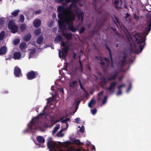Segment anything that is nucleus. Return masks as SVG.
Segmentation results:
<instances>
[{
  "mask_svg": "<svg viewBox=\"0 0 151 151\" xmlns=\"http://www.w3.org/2000/svg\"><path fill=\"white\" fill-rule=\"evenodd\" d=\"M146 24L147 27L145 28L142 32V34L145 35L144 37H142L137 33H135L133 35L136 39V42L139 44V48L140 49L139 51L138 49H136L134 51L135 53L138 54L141 52L145 45V42L146 40V36L151 29V15L150 19L147 21Z\"/></svg>",
  "mask_w": 151,
  "mask_h": 151,
  "instance_id": "obj_1",
  "label": "nucleus"
},
{
  "mask_svg": "<svg viewBox=\"0 0 151 151\" xmlns=\"http://www.w3.org/2000/svg\"><path fill=\"white\" fill-rule=\"evenodd\" d=\"M57 10L59 13L58 14V18L59 20L58 21L59 24V28L60 29L64 30L66 28V25L64 24V17L66 16L65 12H69L70 13V8H66L63 6H58V7Z\"/></svg>",
  "mask_w": 151,
  "mask_h": 151,
  "instance_id": "obj_2",
  "label": "nucleus"
},
{
  "mask_svg": "<svg viewBox=\"0 0 151 151\" xmlns=\"http://www.w3.org/2000/svg\"><path fill=\"white\" fill-rule=\"evenodd\" d=\"M46 106L44 107L42 112L40 113L38 115L33 118L30 122L28 124V127L30 130H36L38 127H40L41 122L39 120V116H43L45 114V110L46 109Z\"/></svg>",
  "mask_w": 151,
  "mask_h": 151,
  "instance_id": "obj_3",
  "label": "nucleus"
},
{
  "mask_svg": "<svg viewBox=\"0 0 151 151\" xmlns=\"http://www.w3.org/2000/svg\"><path fill=\"white\" fill-rule=\"evenodd\" d=\"M75 20V15L72 11H70V14L65 16L64 21L68 25V30L73 32H75L77 28H75L73 25V22Z\"/></svg>",
  "mask_w": 151,
  "mask_h": 151,
  "instance_id": "obj_4",
  "label": "nucleus"
},
{
  "mask_svg": "<svg viewBox=\"0 0 151 151\" xmlns=\"http://www.w3.org/2000/svg\"><path fill=\"white\" fill-rule=\"evenodd\" d=\"M47 146L48 148L51 151L55 150L58 146L56 142L52 140V139L51 137L49 138L47 140Z\"/></svg>",
  "mask_w": 151,
  "mask_h": 151,
  "instance_id": "obj_5",
  "label": "nucleus"
},
{
  "mask_svg": "<svg viewBox=\"0 0 151 151\" xmlns=\"http://www.w3.org/2000/svg\"><path fill=\"white\" fill-rule=\"evenodd\" d=\"M61 45L63 47L62 49L63 51L62 52V55L63 56L65 57L66 54L68 52L69 50V44L68 42L62 41L60 43Z\"/></svg>",
  "mask_w": 151,
  "mask_h": 151,
  "instance_id": "obj_6",
  "label": "nucleus"
},
{
  "mask_svg": "<svg viewBox=\"0 0 151 151\" xmlns=\"http://www.w3.org/2000/svg\"><path fill=\"white\" fill-rule=\"evenodd\" d=\"M38 75L39 74L37 71L31 70L27 73L26 76L28 79L32 80L36 78Z\"/></svg>",
  "mask_w": 151,
  "mask_h": 151,
  "instance_id": "obj_7",
  "label": "nucleus"
},
{
  "mask_svg": "<svg viewBox=\"0 0 151 151\" xmlns=\"http://www.w3.org/2000/svg\"><path fill=\"white\" fill-rule=\"evenodd\" d=\"M9 29H11L12 33H15L17 32L18 30V26L14 24L12 21H10L8 25Z\"/></svg>",
  "mask_w": 151,
  "mask_h": 151,
  "instance_id": "obj_8",
  "label": "nucleus"
},
{
  "mask_svg": "<svg viewBox=\"0 0 151 151\" xmlns=\"http://www.w3.org/2000/svg\"><path fill=\"white\" fill-rule=\"evenodd\" d=\"M117 84L116 82H113L110 83V86L108 88H105L109 92H111L112 90H113V92L114 91V88Z\"/></svg>",
  "mask_w": 151,
  "mask_h": 151,
  "instance_id": "obj_9",
  "label": "nucleus"
},
{
  "mask_svg": "<svg viewBox=\"0 0 151 151\" xmlns=\"http://www.w3.org/2000/svg\"><path fill=\"white\" fill-rule=\"evenodd\" d=\"M21 69L17 66L15 68L14 73L16 77H19L20 74L22 75Z\"/></svg>",
  "mask_w": 151,
  "mask_h": 151,
  "instance_id": "obj_10",
  "label": "nucleus"
},
{
  "mask_svg": "<svg viewBox=\"0 0 151 151\" xmlns=\"http://www.w3.org/2000/svg\"><path fill=\"white\" fill-rule=\"evenodd\" d=\"M33 24L35 27L37 28L41 25V21L40 19H36L34 21Z\"/></svg>",
  "mask_w": 151,
  "mask_h": 151,
  "instance_id": "obj_11",
  "label": "nucleus"
},
{
  "mask_svg": "<svg viewBox=\"0 0 151 151\" xmlns=\"http://www.w3.org/2000/svg\"><path fill=\"white\" fill-rule=\"evenodd\" d=\"M127 55H125L124 56L122 57V59L121 60L119 63V64H120V66L122 67H123L124 64L126 63V58Z\"/></svg>",
  "mask_w": 151,
  "mask_h": 151,
  "instance_id": "obj_12",
  "label": "nucleus"
},
{
  "mask_svg": "<svg viewBox=\"0 0 151 151\" xmlns=\"http://www.w3.org/2000/svg\"><path fill=\"white\" fill-rule=\"evenodd\" d=\"M62 35L68 40H71L72 38V34L70 32L63 33Z\"/></svg>",
  "mask_w": 151,
  "mask_h": 151,
  "instance_id": "obj_13",
  "label": "nucleus"
},
{
  "mask_svg": "<svg viewBox=\"0 0 151 151\" xmlns=\"http://www.w3.org/2000/svg\"><path fill=\"white\" fill-rule=\"evenodd\" d=\"M76 14L77 15L78 19L80 20L81 19V21H82L84 19V14L83 12L82 11L80 12L76 11Z\"/></svg>",
  "mask_w": 151,
  "mask_h": 151,
  "instance_id": "obj_14",
  "label": "nucleus"
},
{
  "mask_svg": "<svg viewBox=\"0 0 151 151\" xmlns=\"http://www.w3.org/2000/svg\"><path fill=\"white\" fill-rule=\"evenodd\" d=\"M7 49L6 47L4 46L0 48V55H4L6 53Z\"/></svg>",
  "mask_w": 151,
  "mask_h": 151,
  "instance_id": "obj_15",
  "label": "nucleus"
},
{
  "mask_svg": "<svg viewBox=\"0 0 151 151\" xmlns=\"http://www.w3.org/2000/svg\"><path fill=\"white\" fill-rule=\"evenodd\" d=\"M22 55L20 52H16L14 53L13 58L15 60H19L21 57Z\"/></svg>",
  "mask_w": 151,
  "mask_h": 151,
  "instance_id": "obj_16",
  "label": "nucleus"
},
{
  "mask_svg": "<svg viewBox=\"0 0 151 151\" xmlns=\"http://www.w3.org/2000/svg\"><path fill=\"white\" fill-rule=\"evenodd\" d=\"M36 139L38 142L40 143H44L45 140L43 137L41 136H38L37 137Z\"/></svg>",
  "mask_w": 151,
  "mask_h": 151,
  "instance_id": "obj_17",
  "label": "nucleus"
},
{
  "mask_svg": "<svg viewBox=\"0 0 151 151\" xmlns=\"http://www.w3.org/2000/svg\"><path fill=\"white\" fill-rule=\"evenodd\" d=\"M32 37V36L30 34H28L25 36L24 37V41L27 42L29 41Z\"/></svg>",
  "mask_w": 151,
  "mask_h": 151,
  "instance_id": "obj_18",
  "label": "nucleus"
},
{
  "mask_svg": "<svg viewBox=\"0 0 151 151\" xmlns=\"http://www.w3.org/2000/svg\"><path fill=\"white\" fill-rule=\"evenodd\" d=\"M43 39V37L42 35L40 36L37 38V43L39 45L42 42Z\"/></svg>",
  "mask_w": 151,
  "mask_h": 151,
  "instance_id": "obj_19",
  "label": "nucleus"
},
{
  "mask_svg": "<svg viewBox=\"0 0 151 151\" xmlns=\"http://www.w3.org/2000/svg\"><path fill=\"white\" fill-rule=\"evenodd\" d=\"M125 84H121L119 85L118 87V91L116 93L117 96H119L122 93V91L121 90V88L122 87H124L125 86Z\"/></svg>",
  "mask_w": 151,
  "mask_h": 151,
  "instance_id": "obj_20",
  "label": "nucleus"
},
{
  "mask_svg": "<svg viewBox=\"0 0 151 151\" xmlns=\"http://www.w3.org/2000/svg\"><path fill=\"white\" fill-rule=\"evenodd\" d=\"M118 75V73H114L108 78V80L110 81L111 80H115Z\"/></svg>",
  "mask_w": 151,
  "mask_h": 151,
  "instance_id": "obj_21",
  "label": "nucleus"
},
{
  "mask_svg": "<svg viewBox=\"0 0 151 151\" xmlns=\"http://www.w3.org/2000/svg\"><path fill=\"white\" fill-rule=\"evenodd\" d=\"M95 103V100L92 99L88 104V106L89 107L91 108Z\"/></svg>",
  "mask_w": 151,
  "mask_h": 151,
  "instance_id": "obj_22",
  "label": "nucleus"
},
{
  "mask_svg": "<svg viewBox=\"0 0 151 151\" xmlns=\"http://www.w3.org/2000/svg\"><path fill=\"white\" fill-rule=\"evenodd\" d=\"M26 46V44L25 42H21L19 45L20 48L22 50L25 48Z\"/></svg>",
  "mask_w": 151,
  "mask_h": 151,
  "instance_id": "obj_23",
  "label": "nucleus"
},
{
  "mask_svg": "<svg viewBox=\"0 0 151 151\" xmlns=\"http://www.w3.org/2000/svg\"><path fill=\"white\" fill-rule=\"evenodd\" d=\"M55 40L57 42H59L60 41H62V37L60 35H57L55 37Z\"/></svg>",
  "mask_w": 151,
  "mask_h": 151,
  "instance_id": "obj_24",
  "label": "nucleus"
},
{
  "mask_svg": "<svg viewBox=\"0 0 151 151\" xmlns=\"http://www.w3.org/2000/svg\"><path fill=\"white\" fill-rule=\"evenodd\" d=\"M60 127V125L59 124H58L57 125H56L54 128L53 131H52V134H55L57 131L59 129Z\"/></svg>",
  "mask_w": 151,
  "mask_h": 151,
  "instance_id": "obj_25",
  "label": "nucleus"
},
{
  "mask_svg": "<svg viewBox=\"0 0 151 151\" xmlns=\"http://www.w3.org/2000/svg\"><path fill=\"white\" fill-rule=\"evenodd\" d=\"M102 59L106 63V66L109 68L110 67V61L106 57L103 58H102Z\"/></svg>",
  "mask_w": 151,
  "mask_h": 151,
  "instance_id": "obj_26",
  "label": "nucleus"
},
{
  "mask_svg": "<svg viewBox=\"0 0 151 151\" xmlns=\"http://www.w3.org/2000/svg\"><path fill=\"white\" fill-rule=\"evenodd\" d=\"M20 29L21 32H24L26 29V25L25 24H22L20 26Z\"/></svg>",
  "mask_w": 151,
  "mask_h": 151,
  "instance_id": "obj_27",
  "label": "nucleus"
},
{
  "mask_svg": "<svg viewBox=\"0 0 151 151\" xmlns=\"http://www.w3.org/2000/svg\"><path fill=\"white\" fill-rule=\"evenodd\" d=\"M107 82L106 80V79H105V78L104 77H103L101 82V83L102 87L103 88V86L106 85Z\"/></svg>",
  "mask_w": 151,
  "mask_h": 151,
  "instance_id": "obj_28",
  "label": "nucleus"
},
{
  "mask_svg": "<svg viewBox=\"0 0 151 151\" xmlns=\"http://www.w3.org/2000/svg\"><path fill=\"white\" fill-rule=\"evenodd\" d=\"M63 129H60V131L57 133L56 134V136L59 137H62L63 136V134H62L63 131Z\"/></svg>",
  "mask_w": 151,
  "mask_h": 151,
  "instance_id": "obj_29",
  "label": "nucleus"
},
{
  "mask_svg": "<svg viewBox=\"0 0 151 151\" xmlns=\"http://www.w3.org/2000/svg\"><path fill=\"white\" fill-rule=\"evenodd\" d=\"M73 142L74 143L77 145H82L83 144V143L81 142L80 140L78 139L74 140Z\"/></svg>",
  "mask_w": 151,
  "mask_h": 151,
  "instance_id": "obj_30",
  "label": "nucleus"
},
{
  "mask_svg": "<svg viewBox=\"0 0 151 151\" xmlns=\"http://www.w3.org/2000/svg\"><path fill=\"white\" fill-rule=\"evenodd\" d=\"M5 35V32L4 31H2L0 33V40H2Z\"/></svg>",
  "mask_w": 151,
  "mask_h": 151,
  "instance_id": "obj_31",
  "label": "nucleus"
},
{
  "mask_svg": "<svg viewBox=\"0 0 151 151\" xmlns=\"http://www.w3.org/2000/svg\"><path fill=\"white\" fill-rule=\"evenodd\" d=\"M19 12V10H16L11 13L12 14L14 17H17Z\"/></svg>",
  "mask_w": 151,
  "mask_h": 151,
  "instance_id": "obj_32",
  "label": "nucleus"
},
{
  "mask_svg": "<svg viewBox=\"0 0 151 151\" xmlns=\"http://www.w3.org/2000/svg\"><path fill=\"white\" fill-rule=\"evenodd\" d=\"M20 42V40L19 39H16L14 41V45H17Z\"/></svg>",
  "mask_w": 151,
  "mask_h": 151,
  "instance_id": "obj_33",
  "label": "nucleus"
},
{
  "mask_svg": "<svg viewBox=\"0 0 151 151\" xmlns=\"http://www.w3.org/2000/svg\"><path fill=\"white\" fill-rule=\"evenodd\" d=\"M41 33V30L40 29H38L35 30L34 32L35 35V36Z\"/></svg>",
  "mask_w": 151,
  "mask_h": 151,
  "instance_id": "obj_34",
  "label": "nucleus"
},
{
  "mask_svg": "<svg viewBox=\"0 0 151 151\" xmlns=\"http://www.w3.org/2000/svg\"><path fill=\"white\" fill-rule=\"evenodd\" d=\"M24 20V16L22 14H20V18L19 21L20 22H23Z\"/></svg>",
  "mask_w": 151,
  "mask_h": 151,
  "instance_id": "obj_35",
  "label": "nucleus"
},
{
  "mask_svg": "<svg viewBox=\"0 0 151 151\" xmlns=\"http://www.w3.org/2000/svg\"><path fill=\"white\" fill-rule=\"evenodd\" d=\"M61 151H80L79 149L76 150L72 148H68L66 150H61Z\"/></svg>",
  "mask_w": 151,
  "mask_h": 151,
  "instance_id": "obj_36",
  "label": "nucleus"
},
{
  "mask_svg": "<svg viewBox=\"0 0 151 151\" xmlns=\"http://www.w3.org/2000/svg\"><path fill=\"white\" fill-rule=\"evenodd\" d=\"M77 83V81L76 80L73 81H72V83L70 84V87L72 88L74 87L75 85Z\"/></svg>",
  "mask_w": 151,
  "mask_h": 151,
  "instance_id": "obj_37",
  "label": "nucleus"
},
{
  "mask_svg": "<svg viewBox=\"0 0 151 151\" xmlns=\"http://www.w3.org/2000/svg\"><path fill=\"white\" fill-rule=\"evenodd\" d=\"M105 46H106V48L109 51V56H110V57H111L112 56V55H111V50L108 47V46L107 45H105Z\"/></svg>",
  "mask_w": 151,
  "mask_h": 151,
  "instance_id": "obj_38",
  "label": "nucleus"
},
{
  "mask_svg": "<svg viewBox=\"0 0 151 151\" xmlns=\"http://www.w3.org/2000/svg\"><path fill=\"white\" fill-rule=\"evenodd\" d=\"M103 71L104 72H106L108 70L109 68L106 66H103L102 67Z\"/></svg>",
  "mask_w": 151,
  "mask_h": 151,
  "instance_id": "obj_39",
  "label": "nucleus"
},
{
  "mask_svg": "<svg viewBox=\"0 0 151 151\" xmlns=\"http://www.w3.org/2000/svg\"><path fill=\"white\" fill-rule=\"evenodd\" d=\"M107 96H105L104 97L102 102V104H104L106 103L107 101Z\"/></svg>",
  "mask_w": 151,
  "mask_h": 151,
  "instance_id": "obj_40",
  "label": "nucleus"
},
{
  "mask_svg": "<svg viewBox=\"0 0 151 151\" xmlns=\"http://www.w3.org/2000/svg\"><path fill=\"white\" fill-rule=\"evenodd\" d=\"M85 30V28L84 27H83L81 28L79 30V33L80 34H81L83 33L84 31Z\"/></svg>",
  "mask_w": 151,
  "mask_h": 151,
  "instance_id": "obj_41",
  "label": "nucleus"
},
{
  "mask_svg": "<svg viewBox=\"0 0 151 151\" xmlns=\"http://www.w3.org/2000/svg\"><path fill=\"white\" fill-rule=\"evenodd\" d=\"M35 49L32 50L29 52L30 56L32 55L35 53Z\"/></svg>",
  "mask_w": 151,
  "mask_h": 151,
  "instance_id": "obj_42",
  "label": "nucleus"
},
{
  "mask_svg": "<svg viewBox=\"0 0 151 151\" xmlns=\"http://www.w3.org/2000/svg\"><path fill=\"white\" fill-rule=\"evenodd\" d=\"M68 63H65V65H64V67H63V69H62L66 71L68 70Z\"/></svg>",
  "mask_w": 151,
  "mask_h": 151,
  "instance_id": "obj_43",
  "label": "nucleus"
},
{
  "mask_svg": "<svg viewBox=\"0 0 151 151\" xmlns=\"http://www.w3.org/2000/svg\"><path fill=\"white\" fill-rule=\"evenodd\" d=\"M92 114L95 115L97 112V110L96 109H92L91 111Z\"/></svg>",
  "mask_w": 151,
  "mask_h": 151,
  "instance_id": "obj_44",
  "label": "nucleus"
},
{
  "mask_svg": "<svg viewBox=\"0 0 151 151\" xmlns=\"http://www.w3.org/2000/svg\"><path fill=\"white\" fill-rule=\"evenodd\" d=\"M84 130L85 129L84 128V127L83 125L82 127L80 129L79 131L83 133H84Z\"/></svg>",
  "mask_w": 151,
  "mask_h": 151,
  "instance_id": "obj_45",
  "label": "nucleus"
},
{
  "mask_svg": "<svg viewBox=\"0 0 151 151\" xmlns=\"http://www.w3.org/2000/svg\"><path fill=\"white\" fill-rule=\"evenodd\" d=\"M110 58L111 61V66L112 68H113L114 67V65L113 64V61L112 59V56L110 57Z\"/></svg>",
  "mask_w": 151,
  "mask_h": 151,
  "instance_id": "obj_46",
  "label": "nucleus"
},
{
  "mask_svg": "<svg viewBox=\"0 0 151 151\" xmlns=\"http://www.w3.org/2000/svg\"><path fill=\"white\" fill-rule=\"evenodd\" d=\"M134 15V19H136L137 20H138L139 19V17L138 16H137L136 14V13H134L133 14Z\"/></svg>",
  "mask_w": 151,
  "mask_h": 151,
  "instance_id": "obj_47",
  "label": "nucleus"
},
{
  "mask_svg": "<svg viewBox=\"0 0 151 151\" xmlns=\"http://www.w3.org/2000/svg\"><path fill=\"white\" fill-rule=\"evenodd\" d=\"M69 119V118H66L64 120L63 119L62 121L61 122L63 123H66V122H67L68 121Z\"/></svg>",
  "mask_w": 151,
  "mask_h": 151,
  "instance_id": "obj_48",
  "label": "nucleus"
},
{
  "mask_svg": "<svg viewBox=\"0 0 151 151\" xmlns=\"http://www.w3.org/2000/svg\"><path fill=\"white\" fill-rule=\"evenodd\" d=\"M79 64H80V68H81V71H82L83 70V66H82V61L81 60H80L79 61Z\"/></svg>",
  "mask_w": 151,
  "mask_h": 151,
  "instance_id": "obj_49",
  "label": "nucleus"
},
{
  "mask_svg": "<svg viewBox=\"0 0 151 151\" xmlns=\"http://www.w3.org/2000/svg\"><path fill=\"white\" fill-rule=\"evenodd\" d=\"M79 86H80L81 89L83 90L85 92H86L85 89L84 87L83 86L82 84H80V85H79Z\"/></svg>",
  "mask_w": 151,
  "mask_h": 151,
  "instance_id": "obj_50",
  "label": "nucleus"
},
{
  "mask_svg": "<svg viewBox=\"0 0 151 151\" xmlns=\"http://www.w3.org/2000/svg\"><path fill=\"white\" fill-rule=\"evenodd\" d=\"M42 12L41 10H37L35 12V15H37L40 14Z\"/></svg>",
  "mask_w": 151,
  "mask_h": 151,
  "instance_id": "obj_51",
  "label": "nucleus"
},
{
  "mask_svg": "<svg viewBox=\"0 0 151 151\" xmlns=\"http://www.w3.org/2000/svg\"><path fill=\"white\" fill-rule=\"evenodd\" d=\"M102 58H102L100 60V64L101 65H104L105 64V63L103 61V60L102 59Z\"/></svg>",
  "mask_w": 151,
  "mask_h": 151,
  "instance_id": "obj_52",
  "label": "nucleus"
},
{
  "mask_svg": "<svg viewBox=\"0 0 151 151\" xmlns=\"http://www.w3.org/2000/svg\"><path fill=\"white\" fill-rule=\"evenodd\" d=\"M75 122L77 123H79L80 121V119L79 118H77L75 119Z\"/></svg>",
  "mask_w": 151,
  "mask_h": 151,
  "instance_id": "obj_53",
  "label": "nucleus"
},
{
  "mask_svg": "<svg viewBox=\"0 0 151 151\" xmlns=\"http://www.w3.org/2000/svg\"><path fill=\"white\" fill-rule=\"evenodd\" d=\"M63 118H60V119H57L56 120L55 122V123H58V122H59L60 121H61V120H63Z\"/></svg>",
  "mask_w": 151,
  "mask_h": 151,
  "instance_id": "obj_54",
  "label": "nucleus"
},
{
  "mask_svg": "<svg viewBox=\"0 0 151 151\" xmlns=\"http://www.w3.org/2000/svg\"><path fill=\"white\" fill-rule=\"evenodd\" d=\"M119 1H121V0H115L114 1V4H116L119 3Z\"/></svg>",
  "mask_w": 151,
  "mask_h": 151,
  "instance_id": "obj_55",
  "label": "nucleus"
},
{
  "mask_svg": "<svg viewBox=\"0 0 151 151\" xmlns=\"http://www.w3.org/2000/svg\"><path fill=\"white\" fill-rule=\"evenodd\" d=\"M91 150L93 151H95L96 150L95 147L93 145H92V148H91Z\"/></svg>",
  "mask_w": 151,
  "mask_h": 151,
  "instance_id": "obj_56",
  "label": "nucleus"
},
{
  "mask_svg": "<svg viewBox=\"0 0 151 151\" xmlns=\"http://www.w3.org/2000/svg\"><path fill=\"white\" fill-rule=\"evenodd\" d=\"M131 87H132V86H131V83L129 85V88H128V89H127V92H128V91H129L131 89Z\"/></svg>",
  "mask_w": 151,
  "mask_h": 151,
  "instance_id": "obj_57",
  "label": "nucleus"
},
{
  "mask_svg": "<svg viewBox=\"0 0 151 151\" xmlns=\"http://www.w3.org/2000/svg\"><path fill=\"white\" fill-rule=\"evenodd\" d=\"M3 24V20L2 19H0V26H1Z\"/></svg>",
  "mask_w": 151,
  "mask_h": 151,
  "instance_id": "obj_58",
  "label": "nucleus"
},
{
  "mask_svg": "<svg viewBox=\"0 0 151 151\" xmlns=\"http://www.w3.org/2000/svg\"><path fill=\"white\" fill-rule=\"evenodd\" d=\"M104 93V91H101L98 94V96H100L101 95H102Z\"/></svg>",
  "mask_w": 151,
  "mask_h": 151,
  "instance_id": "obj_59",
  "label": "nucleus"
},
{
  "mask_svg": "<svg viewBox=\"0 0 151 151\" xmlns=\"http://www.w3.org/2000/svg\"><path fill=\"white\" fill-rule=\"evenodd\" d=\"M114 18L118 22V23H119V21L117 17L116 16H114Z\"/></svg>",
  "mask_w": 151,
  "mask_h": 151,
  "instance_id": "obj_60",
  "label": "nucleus"
},
{
  "mask_svg": "<svg viewBox=\"0 0 151 151\" xmlns=\"http://www.w3.org/2000/svg\"><path fill=\"white\" fill-rule=\"evenodd\" d=\"M123 78V76H121L120 77H119V81H122Z\"/></svg>",
  "mask_w": 151,
  "mask_h": 151,
  "instance_id": "obj_61",
  "label": "nucleus"
},
{
  "mask_svg": "<svg viewBox=\"0 0 151 151\" xmlns=\"http://www.w3.org/2000/svg\"><path fill=\"white\" fill-rule=\"evenodd\" d=\"M59 56L60 58H61V51L60 50H59Z\"/></svg>",
  "mask_w": 151,
  "mask_h": 151,
  "instance_id": "obj_62",
  "label": "nucleus"
},
{
  "mask_svg": "<svg viewBox=\"0 0 151 151\" xmlns=\"http://www.w3.org/2000/svg\"><path fill=\"white\" fill-rule=\"evenodd\" d=\"M52 17L53 19H54L56 17V14L55 13H54L52 14Z\"/></svg>",
  "mask_w": 151,
  "mask_h": 151,
  "instance_id": "obj_63",
  "label": "nucleus"
},
{
  "mask_svg": "<svg viewBox=\"0 0 151 151\" xmlns=\"http://www.w3.org/2000/svg\"><path fill=\"white\" fill-rule=\"evenodd\" d=\"M129 16V14L128 13H127L126 14V18L128 17Z\"/></svg>",
  "mask_w": 151,
  "mask_h": 151,
  "instance_id": "obj_64",
  "label": "nucleus"
}]
</instances>
